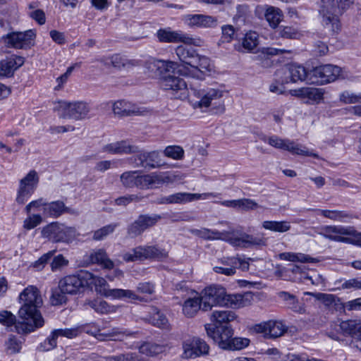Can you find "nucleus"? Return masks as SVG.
I'll return each instance as SVG.
<instances>
[{
	"instance_id": "obj_64",
	"label": "nucleus",
	"mask_w": 361,
	"mask_h": 361,
	"mask_svg": "<svg viewBox=\"0 0 361 361\" xmlns=\"http://www.w3.org/2000/svg\"><path fill=\"white\" fill-rule=\"evenodd\" d=\"M54 252L55 251L53 250L43 255L32 264V267L37 271L42 270L50 258L54 255Z\"/></svg>"
},
{
	"instance_id": "obj_16",
	"label": "nucleus",
	"mask_w": 361,
	"mask_h": 361,
	"mask_svg": "<svg viewBox=\"0 0 361 361\" xmlns=\"http://www.w3.org/2000/svg\"><path fill=\"white\" fill-rule=\"evenodd\" d=\"M292 96L296 97L307 104H318L323 102L325 90L322 88L305 87L290 91Z\"/></svg>"
},
{
	"instance_id": "obj_44",
	"label": "nucleus",
	"mask_w": 361,
	"mask_h": 361,
	"mask_svg": "<svg viewBox=\"0 0 361 361\" xmlns=\"http://www.w3.org/2000/svg\"><path fill=\"white\" fill-rule=\"evenodd\" d=\"M262 227L271 231L284 233L290 229V224L287 221H265L262 223Z\"/></svg>"
},
{
	"instance_id": "obj_20",
	"label": "nucleus",
	"mask_w": 361,
	"mask_h": 361,
	"mask_svg": "<svg viewBox=\"0 0 361 361\" xmlns=\"http://www.w3.org/2000/svg\"><path fill=\"white\" fill-rule=\"evenodd\" d=\"M84 271L77 275H69L61 279L59 283L60 290L68 294H75L85 287L83 279Z\"/></svg>"
},
{
	"instance_id": "obj_29",
	"label": "nucleus",
	"mask_w": 361,
	"mask_h": 361,
	"mask_svg": "<svg viewBox=\"0 0 361 361\" xmlns=\"http://www.w3.org/2000/svg\"><path fill=\"white\" fill-rule=\"evenodd\" d=\"M219 194L215 192L205 193H189V192H177L171 195L172 204H185L199 200H207L211 197H217Z\"/></svg>"
},
{
	"instance_id": "obj_17",
	"label": "nucleus",
	"mask_w": 361,
	"mask_h": 361,
	"mask_svg": "<svg viewBox=\"0 0 361 361\" xmlns=\"http://www.w3.org/2000/svg\"><path fill=\"white\" fill-rule=\"evenodd\" d=\"M204 326L207 335L217 343L221 348L227 350L233 335V330L231 326H225L220 329L212 327L211 324H206Z\"/></svg>"
},
{
	"instance_id": "obj_58",
	"label": "nucleus",
	"mask_w": 361,
	"mask_h": 361,
	"mask_svg": "<svg viewBox=\"0 0 361 361\" xmlns=\"http://www.w3.org/2000/svg\"><path fill=\"white\" fill-rule=\"evenodd\" d=\"M163 184H171L181 180L184 176L178 172L166 171L161 172Z\"/></svg>"
},
{
	"instance_id": "obj_2",
	"label": "nucleus",
	"mask_w": 361,
	"mask_h": 361,
	"mask_svg": "<svg viewBox=\"0 0 361 361\" xmlns=\"http://www.w3.org/2000/svg\"><path fill=\"white\" fill-rule=\"evenodd\" d=\"M190 232L199 238L207 240H220L229 243L235 247L247 248L253 246H266L267 238L262 236H254L246 233H240V236H235L234 229L222 232L211 230L206 228L200 229L192 228Z\"/></svg>"
},
{
	"instance_id": "obj_34",
	"label": "nucleus",
	"mask_w": 361,
	"mask_h": 361,
	"mask_svg": "<svg viewBox=\"0 0 361 361\" xmlns=\"http://www.w3.org/2000/svg\"><path fill=\"white\" fill-rule=\"evenodd\" d=\"M85 262L87 264H97L106 269H112L114 267V262L108 258L105 250L102 249L94 250L86 255Z\"/></svg>"
},
{
	"instance_id": "obj_51",
	"label": "nucleus",
	"mask_w": 361,
	"mask_h": 361,
	"mask_svg": "<svg viewBox=\"0 0 361 361\" xmlns=\"http://www.w3.org/2000/svg\"><path fill=\"white\" fill-rule=\"evenodd\" d=\"M164 154L167 157L172 158L176 160H180L183 158L184 150L180 146H168L164 150Z\"/></svg>"
},
{
	"instance_id": "obj_45",
	"label": "nucleus",
	"mask_w": 361,
	"mask_h": 361,
	"mask_svg": "<svg viewBox=\"0 0 361 361\" xmlns=\"http://www.w3.org/2000/svg\"><path fill=\"white\" fill-rule=\"evenodd\" d=\"M279 257L281 259L293 262H300L302 263H307L317 262L314 258H312L309 255L302 253L283 252L279 254Z\"/></svg>"
},
{
	"instance_id": "obj_36",
	"label": "nucleus",
	"mask_w": 361,
	"mask_h": 361,
	"mask_svg": "<svg viewBox=\"0 0 361 361\" xmlns=\"http://www.w3.org/2000/svg\"><path fill=\"white\" fill-rule=\"evenodd\" d=\"M135 253L138 255L140 260L154 257H164L166 256L164 250H159L156 246H138L135 247Z\"/></svg>"
},
{
	"instance_id": "obj_43",
	"label": "nucleus",
	"mask_w": 361,
	"mask_h": 361,
	"mask_svg": "<svg viewBox=\"0 0 361 361\" xmlns=\"http://www.w3.org/2000/svg\"><path fill=\"white\" fill-rule=\"evenodd\" d=\"M324 11L331 9L333 11H343L353 3V0H321Z\"/></svg>"
},
{
	"instance_id": "obj_6",
	"label": "nucleus",
	"mask_w": 361,
	"mask_h": 361,
	"mask_svg": "<svg viewBox=\"0 0 361 361\" xmlns=\"http://www.w3.org/2000/svg\"><path fill=\"white\" fill-rule=\"evenodd\" d=\"M90 104L84 101H60L56 110L60 117L75 121L85 119L90 111Z\"/></svg>"
},
{
	"instance_id": "obj_32",
	"label": "nucleus",
	"mask_w": 361,
	"mask_h": 361,
	"mask_svg": "<svg viewBox=\"0 0 361 361\" xmlns=\"http://www.w3.org/2000/svg\"><path fill=\"white\" fill-rule=\"evenodd\" d=\"M134 334V333L122 328L119 327H114L111 329L100 331V334L99 335V341H123L128 337H130Z\"/></svg>"
},
{
	"instance_id": "obj_33",
	"label": "nucleus",
	"mask_w": 361,
	"mask_h": 361,
	"mask_svg": "<svg viewBox=\"0 0 361 361\" xmlns=\"http://www.w3.org/2000/svg\"><path fill=\"white\" fill-rule=\"evenodd\" d=\"M137 146L132 145L128 140H121L108 144L104 147V150L111 154H134L137 152Z\"/></svg>"
},
{
	"instance_id": "obj_54",
	"label": "nucleus",
	"mask_w": 361,
	"mask_h": 361,
	"mask_svg": "<svg viewBox=\"0 0 361 361\" xmlns=\"http://www.w3.org/2000/svg\"><path fill=\"white\" fill-rule=\"evenodd\" d=\"M145 231L143 225L138 219L130 224L128 227L127 233L130 238H135L141 235Z\"/></svg>"
},
{
	"instance_id": "obj_47",
	"label": "nucleus",
	"mask_w": 361,
	"mask_h": 361,
	"mask_svg": "<svg viewBox=\"0 0 361 361\" xmlns=\"http://www.w3.org/2000/svg\"><path fill=\"white\" fill-rule=\"evenodd\" d=\"M22 343V341L15 336H10L5 341L6 353L7 355H13L20 353Z\"/></svg>"
},
{
	"instance_id": "obj_15",
	"label": "nucleus",
	"mask_w": 361,
	"mask_h": 361,
	"mask_svg": "<svg viewBox=\"0 0 361 361\" xmlns=\"http://www.w3.org/2000/svg\"><path fill=\"white\" fill-rule=\"evenodd\" d=\"M39 182V177L35 171H30L25 177L20 181V185L16 197V202L23 204L27 198L34 192Z\"/></svg>"
},
{
	"instance_id": "obj_27",
	"label": "nucleus",
	"mask_w": 361,
	"mask_h": 361,
	"mask_svg": "<svg viewBox=\"0 0 361 361\" xmlns=\"http://www.w3.org/2000/svg\"><path fill=\"white\" fill-rule=\"evenodd\" d=\"M237 319L236 314L231 310H214L210 315L211 326L216 329L231 326L230 322Z\"/></svg>"
},
{
	"instance_id": "obj_40",
	"label": "nucleus",
	"mask_w": 361,
	"mask_h": 361,
	"mask_svg": "<svg viewBox=\"0 0 361 361\" xmlns=\"http://www.w3.org/2000/svg\"><path fill=\"white\" fill-rule=\"evenodd\" d=\"M166 345H161L154 343H144L139 347V353L147 356H154L162 353L167 350Z\"/></svg>"
},
{
	"instance_id": "obj_46",
	"label": "nucleus",
	"mask_w": 361,
	"mask_h": 361,
	"mask_svg": "<svg viewBox=\"0 0 361 361\" xmlns=\"http://www.w3.org/2000/svg\"><path fill=\"white\" fill-rule=\"evenodd\" d=\"M282 17L283 14L279 8L269 6L266 10L265 18L272 27H276L278 26L282 20Z\"/></svg>"
},
{
	"instance_id": "obj_13",
	"label": "nucleus",
	"mask_w": 361,
	"mask_h": 361,
	"mask_svg": "<svg viewBox=\"0 0 361 361\" xmlns=\"http://www.w3.org/2000/svg\"><path fill=\"white\" fill-rule=\"evenodd\" d=\"M157 37L159 42L164 43L183 42L185 44L200 46L202 42L200 39H194L180 31H173L171 28L159 29L157 32Z\"/></svg>"
},
{
	"instance_id": "obj_41",
	"label": "nucleus",
	"mask_w": 361,
	"mask_h": 361,
	"mask_svg": "<svg viewBox=\"0 0 361 361\" xmlns=\"http://www.w3.org/2000/svg\"><path fill=\"white\" fill-rule=\"evenodd\" d=\"M279 297L286 302V305L294 312L303 314L305 309L303 305L298 302V299L294 295L288 292L282 291L279 293Z\"/></svg>"
},
{
	"instance_id": "obj_19",
	"label": "nucleus",
	"mask_w": 361,
	"mask_h": 361,
	"mask_svg": "<svg viewBox=\"0 0 361 361\" xmlns=\"http://www.w3.org/2000/svg\"><path fill=\"white\" fill-rule=\"evenodd\" d=\"M184 23L191 28H213L218 25V18L204 14H187L183 17Z\"/></svg>"
},
{
	"instance_id": "obj_24",
	"label": "nucleus",
	"mask_w": 361,
	"mask_h": 361,
	"mask_svg": "<svg viewBox=\"0 0 361 361\" xmlns=\"http://www.w3.org/2000/svg\"><path fill=\"white\" fill-rule=\"evenodd\" d=\"M113 111L119 116L143 115L147 111L137 105L125 100L116 102L113 105Z\"/></svg>"
},
{
	"instance_id": "obj_25",
	"label": "nucleus",
	"mask_w": 361,
	"mask_h": 361,
	"mask_svg": "<svg viewBox=\"0 0 361 361\" xmlns=\"http://www.w3.org/2000/svg\"><path fill=\"white\" fill-rule=\"evenodd\" d=\"M253 295L251 293L247 292L244 294H233L228 295L224 289V304L230 308L238 309L245 306H248L252 303Z\"/></svg>"
},
{
	"instance_id": "obj_39",
	"label": "nucleus",
	"mask_w": 361,
	"mask_h": 361,
	"mask_svg": "<svg viewBox=\"0 0 361 361\" xmlns=\"http://www.w3.org/2000/svg\"><path fill=\"white\" fill-rule=\"evenodd\" d=\"M83 275L85 276H83V279H85V286L91 288L94 286L96 288V290L103 295L104 290L106 289L105 288L106 284V280L104 278L95 276L87 271H84Z\"/></svg>"
},
{
	"instance_id": "obj_26",
	"label": "nucleus",
	"mask_w": 361,
	"mask_h": 361,
	"mask_svg": "<svg viewBox=\"0 0 361 361\" xmlns=\"http://www.w3.org/2000/svg\"><path fill=\"white\" fill-rule=\"evenodd\" d=\"M106 67L112 66L117 69H128L138 65V61L128 59L119 54H114L110 56H104L98 60Z\"/></svg>"
},
{
	"instance_id": "obj_52",
	"label": "nucleus",
	"mask_w": 361,
	"mask_h": 361,
	"mask_svg": "<svg viewBox=\"0 0 361 361\" xmlns=\"http://www.w3.org/2000/svg\"><path fill=\"white\" fill-rule=\"evenodd\" d=\"M361 99V93L355 94L350 91H344L341 93L339 100L345 104H357Z\"/></svg>"
},
{
	"instance_id": "obj_3",
	"label": "nucleus",
	"mask_w": 361,
	"mask_h": 361,
	"mask_svg": "<svg viewBox=\"0 0 361 361\" xmlns=\"http://www.w3.org/2000/svg\"><path fill=\"white\" fill-rule=\"evenodd\" d=\"M175 51L178 59L185 64L178 70L180 74L202 80L204 72L211 71L209 59L200 55L195 49L180 45L176 47Z\"/></svg>"
},
{
	"instance_id": "obj_30",
	"label": "nucleus",
	"mask_w": 361,
	"mask_h": 361,
	"mask_svg": "<svg viewBox=\"0 0 361 361\" xmlns=\"http://www.w3.org/2000/svg\"><path fill=\"white\" fill-rule=\"evenodd\" d=\"M24 63L21 56H14L0 61V78L11 77L15 71Z\"/></svg>"
},
{
	"instance_id": "obj_18",
	"label": "nucleus",
	"mask_w": 361,
	"mask_h": 361,
	"mask_svg": "<svg viewBox=\"0 0 361 361\" xmlns=\"http://www.w3.org/2000/svg\"><path fill=\"white\" fill-rule=\"evenodd\" d=\"M254 330L263 334L267 338H276L282 336L287 331V327L280 321L269 320L256 324Z\"/></svg>"
},
{
	"instance_id": "obj_10",
	"label": "nucleus",
	"mask_w": 361,
	"mask_h": 361,
	"mask_svg": "<svg viewBox=\"0 0 361 361\" xmlns=\"http://www.w3.org/2000/svg\"><path fill=\"white\" fill-rule=\"evenodd\" d=\"M160 85L163 90L171 94L175 99H183L187 96V84L178 77L167 74L160 79Z\"/></svg>"
},
{
	"instance_id": "obj_49",
	"label": "nucleus",
	"mask_w": 361,
	"mask_h": 361,
	"mask_svg": "<svg viewBox=\"0 0 361 361\" xmlns=\"http://www.w3.org/2000/svg\"><path fill=\"white\" fill-rule=\"evenodd\" d=\"M149 67L161 68L165 70L166 72L174 71L176 69L182 68L178 63L171 61H154L149 63Z\"/></svg>"
},
{
	"instance_id": "obj_61",
	"label": "nucleus",
	"mask_w": 361,
	"mask_h": 361,
	"mask_svg": "<svg viewBox=\"0 0 361 361\" xmlns=\"http://www.w3.org/2000/svg\"><path fill=\"white\" fill-rule=\"evenodd\" d=\"M154 325L162 328L168 329L169 327V320L166 317L160 312H157L154 314L152 318Z\"/></svg>"
},
{
	"instance_id": "obj_55",
	"label": "nucleus",
	"mask_w": 361,
	"mask_h": 361,
	"mask_svg": "<svg viewBox=\"0 0 361 361\" xmlns=\"http://www.w3.org/2000/svg\"><path fill=\"white\" fill-rule=\"evenodd\" d=\"M137 219L146 230L154 226L161 219V216L158 214L140 215Z\"/></svg>"
},
{
	"instance_id": "obj_11",
	"label": "nucleus",
	"mask_w": 361,
	"mask_h": 361,
	"mask_svg": "<svg viewBox=\"0 0 361 361\" xmlns=\"http://www.w3.org/2000/svg\"><path fill=\"white\" fill-rule=\"evenodd\" d=\"M128 161L137 167H148L155 169L163 165L160 154L157 151L146 152L137 147L135 154L128 159Z\"/></svg>"
},
{
	"instance_id": "obj_23",
	"label": "nucleus",
	"mask_w": 361,
	"mask_h": 361,
	"mask_svg": "<svg viewBox=\"0 0 361 361\" xmlns=\"http://www.w3.org/2000/svg\"><path fill=\"white\" fill-rule=\"evenodd\" d=\"M64 213L76 216L79 215L78 209L66 207L63 201L58 200L47 202L44 204L43 214L44 217L58 218Z\"/></svg>"
},
{
	"instance_id": "obj_37",
	"label": "nucleus",
	"mask_w": 361,
	"mask_h": 361,
	"mask_svg": "<svg viewBox=\"0 0 361 361\" xmlns=\"http://www.w3.org/2000/svg\"><path fill=\"white\" fill-rule=\"evenodd\" d=\"M321 13L323 15L322 23L324 26L329 28L332 32H337L340 29V24L336 13L340 11H333L331 9L324 11L322 3L321 2Z\"/></svg>"
},
{
	"instance_id": "obj_8",
	"label": "nucleus",
	"mask_w": 361,
	"mask_h": 361,
	"mask_svg": "<svg viewBox=\"0 0 361 361\" xmlns=\"http://www.w3.org/2000/svg\"><path fill=\"white\" fill-rule=\"evenodd\" d=\"M342 70L340 67L331 64H326L315 67L310 73V80L312 82L324 85L334 82L339 79Z\"/></svg>"
},
{
	"instance_id": "obj_63",
	"label": "nucleus",
	"mask_w": 361,
	"mask_h": 361,
	"mask_svg": "<svg viewBox=\"0 0 361 361\" xmlns=\"http://www.w3.org/2000/svg\"><path fill=\"white\" fill-rule=\"evenodd\" d=\"M68 264V260L66 259L62 255L56 256L51 263V269L52 271H56L61 270L63 267H66Z\"/></svg>"
},
{
	"instance_id": "obj_62",
	"label": "nucleus",
	"mask_w": 361,
	"mask_h": 361,
	"mask_svg": "<svg viewBox=\"0 0 361 361\" xmlns=\"http://www.w3.org/2000/svg\"><path fill=\"white\" fill-rule=\"evenodd\" d=\"M42 221V218L39 214H33L26 218L23 222V227L27 230H30L38 226Z\"/></svg>"
},
{
	"instance_id": "obj_50",
	"label": "nucleus",
	"mask_w": 361,
	"mask_h": 361,
	"mask_svg": "<svg viewBox=\"0 0 361 361\" xmlns=\"http://www.w3.org/2000/svg\"><path fill=\"white\" fill-rule=\"evenodd\" d=\"M118 226V224L116 223L111 224L95 231L93 234V239L95 240L104 239L107 235L112 233Z\"/></svg>"
},
{
	"instance_id": "obj_42",
	"label": "nucleus",
	"mask_w": 361,
	"mask_h": 361,
	"mask_svg": "<svg viewBox=\"0 0 361 361\" xmlns=\"http://www.w3.org/2000/svg\"><path fill=\"white\" fill-rule=\"evenodd\" d=\"M259 44V36L255 32H247L241 41L242 49L245 51H253Z\"/></svg>"
},
{
	"instance_id": "obj_9",
	"label": "nucleus",
	"mask_w": 361,
	"mask_h": 361,
	"mask_svg": "<svg viewBox=\"0 0 361 361\" xmlns=\"http://www.w3.org/2000/svg\"><path fill=\"white\" fill-rule=\"evenodd\" d=\"M224 289L221 286H211L203 289L199 293L202 311L207 312L214 306H222L224 301Z\"/></svg>"
},
{
	"instance_id": "obj_60",
	"label": "nucleus",
	"mask_w": 361,
	"mask_h": 361,
	"mask_svg": "<svg viewBox=\"0 0 361 361\" xmlns=\"http://www.w3.org/2000/svg\"><path fill=\"white\" fill-rule=\"evenodd\" d=\"M109 361H142V360L135 353H127L108 358Z\"/></svg>"
},
{
	"instance_id": "obj_35",
	"label": "nucleus",
	"mask_w": 361,
	"mask_h": 361,
	"mask_svg": "<svg viewBox=\"0 0 361 361\" xmlns=\"http://www.w3.org/2000/svg\"><path fill=\"white\" fill-rule=\"evenodd\" d=\"M319 214L334 221L350 223L355 217L353 214L344 210L317 209Z\"/></svg>"
},
{
	"instance_id": "obj_28",
	"label": "nucleus",
	"mask_w": 361,
	"mask_h": 361,
	"mask_svg": "<svg viewBox=\"0 0 361 361\" xmlns=\"http://www.w3.org/2000/svg\"><path fill=\"white\" fill-rule=\"evenodd\" d=\"M185 298L181 305L182 313L185 317L192 318L198 314L200 310H202V304L198 293Z\"/></svg>"
},
{
	"instance_id": "obj_1",
	"label": "nucleus",
	"mask_w": 361,
	"mask_h": 361,
	"mask_svg": "<svg viewBox=\"0 0 361 361\" xmlns=\"http://www.w3.org/2000/svg\"><path fill=\"white\" fill-rule=\"evenodd\" d=\"M18 300L22 304L18 310V322L16 331L18 334H28L44 325V319L39 311L42 305V298L36 286H29L19 295Z\"/></svg>"
},
{
	"instance_id": "obj_56",
	"label": "nucleus",
	"mask_w": 361,
	"mask_h": 361,
	"mask_svg": "<svg viewBox=\"0 0 361 361\" xmlns=\"http://www.w3.org/2000/svg\"><path fill=\"white\" fill-rule=\"evenodd\" d=\"M250 339L247 338L235 337L232 338L231 342L227 350H239L247 347L250 344Z\"/></svg>"
},
{
	"instance_id": "obj_7",
	"label": "nucleus",
	"mask_w": 361,
	"mask_h": 361,
	"mask_svg": "<svg viewBox=\"0 0 361 361\" xmlns=\"http://www.w3.org/2000/svg\"><path fill=\"white\" fill-rule=\"evenodd\" d=\"M42 234L54 242H68L76 236L77 231L75 227L55 222L43 228Z\"/></svg>"
},
{
	"instance_id": "obj_38",
	"label": "nucleus",
	"mask_w": 361,
	"mask_h": 361,
	"mask_svg": "<svg viewBox=\"0 0 361 361\" xmlns=\"http://www.w3.org/2000/svg\"><path fill=\"white\" fill-rule=\"evenodd\" d=\"M103 295L105 297H110L113 299L128 298L133 300H140V297L138 296L133 290L121 288L104 289Z\"/></svg>"
},
{
	"instance_id": "obj_53",
	"label": "nucleus",
	"mask_w": 361,
	"mask_h": 361,
	"mask_svg": "<svg viewBox=\"0 0 361 361\" xmlns=\"http://www.w3.org/2000/svg\"><path fill=\"white\" fill-rule=\"evenodd\" d=\"M89 305L97 312L106 314L111 312V307L104 300H95L90 301Z\"/></svg>"
},
{
	"instance_id": "obj_31",
	"label": "nucleus",
	"mask_w": 361,
	"mask_h": 361,
	"mask_svg": "<svg viewBox=\"0 0 361 361\" xmlns=\"http://www.w3.org/2000/svg\"><path fill=\"white\" fill-rule=\"evenodd\" d=\"M338 326L343 334H349L356 340L355 347L358 349V345L361 343V321H343Z\"/></svg>"
},
{
	"instance_id": "obj_14",
	"label": "nucleus",
	"mask_w": 361,
	"mask_h": 361,
	"mask_svg": "<svg viewBox=\"0 0 361 361\" xmlns=\"http://www.w3.org/2000/svg\"><path fill=\"white\" fill-rule=\"evenodd\" d=\"M182 357L184 359H192L205 355L209 353V346L202 339L192 338L183 342Z\"/></svg>"
},
{
	"instance_id": "obj_22",
	"label": "nucleus",
	"mask_w": 361,
	"mask_h": 361,
	"mask_svg": "<svg viewBox=\"0 0 361 361\" xmlns=\"http://www.w3.org/2000/svg\"><path fill=\"white\" fill-rule=\"evenodd\" d=\"M282 75V82L288 83L305 80L308 74L306 69L300 65L290 64L277 71V75Z\"/></svg>"
},
{
	"instance_id": "obj_59",
	"label": "nucleus",
	"mask_w": 361,
	"mask_h": 361,
	"mask_svg": "<svg viewBox=\"0 0 361 361\" xmlns=\"http://www.w3.org/2000/svg\"><path fill=\"white\" fill-rule=\"evenodd\" d=\"M18 320H16V316L13 314L11 312L4 310L0 312V323L6 326H11L12 325H15V329H16V323Z\"/></svg>"
},
{
	"instance_id": "obj_57",
	"label": "nucleus",
	"mask_w": 361,
	"mask_h": 361,
	"mask_svg": "<svg viewBox=\"0 0 361 361\" xmlns=\"http://www.w3.org/2000/svg\"><path fill=\"white\" fill-rule=\"evenodd\" d=\"M58 337L54 331L49 336L44 342L41 343L39 348L41 351H49L56 346Z\"/></svg>"
},
{
	"instance_id": "obj_48",
	"label": "nucleus",
	"mask_w": 361,
	"mask_h": 361,
	"mask_svg": "<svg viewBox=\"0 0 361 361\" xmlns=\"http://www.w3.org/2000/svg\"><path fill=\"white\" fill-rule=\"evenodd\" d=\"M137 175V171H126L121 175L120 180L122 185L126 188L136 187Z\"/></svg>"
},
{
	"instance_id": "obj_4",
	"label": "nucleus",
	"mask_w": 361,
	"mask_h": 361,
	"mask_svg": "<svg viewBox=\"0 0 361 361\" xmlns=\"http://www.w3.org/2000/svg\"><path fill=\"white\" fill-rule=\"evenodd\" d=\"M191 90L192 95L190 96V103L194 109L212 106L216 114H223L225 111L223 98L226 92L224 90L216 87L206 90L191 88Z\"/></svg>"
},
{
	"instance_id": "obj_12",
	"label": "nucleus",
	"mask_w": 361,
	"mask_h": 361,
	"mask_svg": "<svg viewBox=\"0 0 361 361\" xmlns=\"http://www.w3.org/2000/svg\"><path fill=\"white\" fill-rule=\"evenodd\" d=\"M264 140L276 149L287 150L293 154L310 156L318 158L317 154L310 152L305 147L297 145L288 139H282L276 135H274L266 137Z\"/></svg>"
},
{
	"instance_id": "obj_5",
	"label": "nucleus",
	"mask_w": 361,
	"mask_h": 361,
	"mask_svg": "<svg viewBox=\"0 0 361 361\" xmlns=\"http://www.w3.org/2000/svg\"><path fill=\"white\" fill-rule=\"evenodd\" d=\"M318 233L332 241L361 247V233L356 231L353 226H324L321 228V231Z\"/></svg>"
},
{
	"instance_id": "obj_21",
	"label": "nucleus",
	"mask_w": 361,
	"mask_h": 361,
	"mask_svg": "<svg viewBox=\"0 0 361 361\" xmlns=\"http://www.w3.org/2000/svg\"><path fill=\"white\" fill-rule=\"evenodd\" d=\"M35 37V34L31 30L21 32H12L8 34L5 38V43L8 47L15 49H25L30 47Z\"/></svg>"
}]
</instances>
